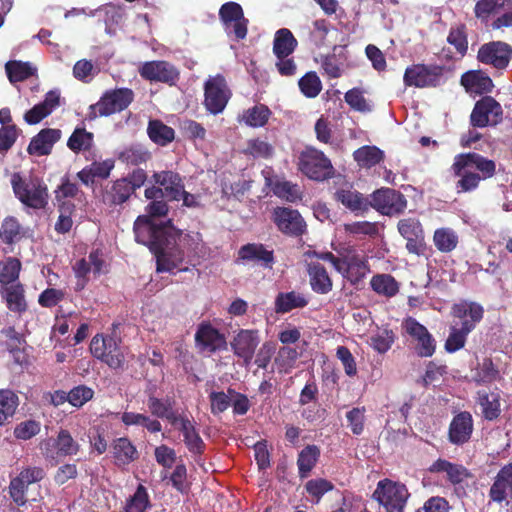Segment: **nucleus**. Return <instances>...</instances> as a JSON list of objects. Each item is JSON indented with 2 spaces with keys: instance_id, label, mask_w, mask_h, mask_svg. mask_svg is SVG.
I'll return each mask as SVG.
<instances>
[{
  "instance_id": "1",
  "label": "nucleus",
  "mask_w": 512,
  "mask_h": 512,
  "mask_svg": "<svg viewBox=\"0 0 512 512\" xmlns=\"http://www.w3.org/2000/svg\"><path fill=\"white\" fill-rule=\"evenodd\" d=\"M199 248L198 236L183 235L175 228L173 241L166 243L164 240L154 253L157 272H171L173 269L188 271V265L195 266L194 261L199 257Z\"/></svg>"
},
{
  "instance_id": "2",
  "label": "nucleus",
  "mask_w": 512,
  "mask_h": 512,
  "mask_svg": "<svg viewBox=\"0 0 512 512\" xmlns=\"http://www.w3.org/2000/svg\"><path fill=\"white\" fill-rule=\"evenodd\" d=\"M451 171L459 178L455 184L457 193H467L476 190L481 180L495 175L496 163L476 152L460 153L454 157Z\"/></svg>"
},
{
  "instance_id": "3",
  "label": "nucleus",
  "mask_w": 512,
  "mask_h": 512,
  "mask_svg": "<svg viewBox=\"0 0 512 512\" xmlns=\"http://www.w3.org/2000/svg\"><path fill=\"white\" fill-rule=\"evenodd\" d=\"M484 307L477 302L461 300L451 307V316L458 319L450 326L449 336L445 342V350L454 353L462 349L467 341V336L483 320Z\"/></svg>"
},
{
  "instance_id": "4",
  "label": "nucleus",
  "mask_w": 512,
  "mask_h": 512,
  "mask_svg": "<svg viewBox=\"0 0 512 512\" xmlns=\"http://www.w3.org/2000/svg\"><path fill=\"white\" fill-rule=\"evenodd\" d=\"M135 240L147 246L154 254L164 240L171 243L175 235V227L171 221L156 224L149 216H138L134 222Z\"/></svg>"
},
{
  "instance_id": "5",
  "label": "nucleus",
  "mask_w": 512,
  "mask_h": 512,
  "mask_svg": "<svg viewBox=\"0 0 512 512\" xmlns=\"http://www.w3.org/2000/svg\"><path fill=\"white\" fill-rule=\"evenodd\" d=\"M298 170L315 181H324L334 175V168L331 160L313 146H306L298 155Z\"/></svg>"
},
{
  "instance_id": "6",
  "label": "nucleus",
  "mask_w": 512,
  "mask_h": 512,
  "mask_svg": "<svg viewBox=\"0 0 512 512\" xmlns=\"http://www.w3.org/2000/svg\"><path fill=\"white\" fill-rule=\"evenodd\" d=\"M39 448L46 461L57 465L62 458L77 455L80 444L67 429H60L56 437L43 439Z\"/></svg>"
},
{
  "instance_id": "7",
  "label": "nucleus",
  "mask_w": 512,
  "mask_h": 512,
  "mask_svg": "<svg viewBox=\"0 0 512 512\" xmlns=\"http://www.w3.org/2000/svg\"><path fill=\"white\" fill-rule=\"evenodd\" d=\"M90 352L96 359L113 370L123 369L125 355L121 340L110 335L96 334L90 342Z\"/></svg>"
},
{
  "instance_id": "8",
  "label": "nucleus",
  "mask_w": 512,
  "mask_h": 512,
  "mask_svg": "<svg viewBox=\"0 0 512 512\" xmlns=\"http://www.w3.org/2000/svg\"><path fill=\"white\" fill-rule=\"evenodd\" d=\"M11 186L17 199L25 206L43 209L48 203L47 186L39 181L27 182L20 173H13Z\"/></svg>"
},
{
  "instance_id": "9",
  "label": "nucleus",
  "mask_w": 512,
  "mask_h": 512,
  "mask_svg": "<svg viewBox=\"0 0 512 512\" xmlns=\"http://www.w3.org/2000/svg\"><path fill=\"white\" fill-rule=\"evenodd\" d=\"M134 92L129 88H117L106 91L99 101L90 106L89 116H110L125 110L133 101Z\"/></svg>"
},
{
  "instance_id": "10",
  "label": "nucleus",
  "mask_w": 512,
  "mask_h": 512,
  "mask_svg": "<svg viewBox=\"0 0 512 512\" xmlns=\"http://www.w3.org/2000/svg\"><path fill=\"white\" fill-rule=\"evenodd\" d=\"M373 497L385 512H403L409 492L404 484L384 479L378 482Z\"/></svg>"
},
{
  "instance_id": "11",
  "label": "nucleus",
  "mask_w": 512,
  "mask_h": 512,
  "mask_svg": "<svg viewBox=\"0 0 512 512\" xmlns=\"http://www.w3.org/2000/svg\"><path fill=\"white\" fill-rule=\"evenodd\" d=\"M219 19L228 36L236 41L246 38L249 20L245 17L242 6L237 2H226L219 9Z\"/></svg>"
},
{
  "instance_id": "12",
  "label": "nucleus",
  "mask_w": 512,
  "mask_h": 512,
  "mask_svg": "<svg viewBox=\"0 0 512 512\" xmlns=\"http://www.w3.org/2000/svg\"><path fill=\"white\" fill-rule=\"evenodd\" d=\"M444 67L440 65L413 64L404 72L406 86L416 88L436 87L443 78Z\"/></svg>"
},
{
  "instance_id": "13",
  "label": "nucleus",
  "mask_w": 512,
  "mask_h": 512,
  "mask_svg": "<svg viewBox=\"0 0 512 512\" xmlns=\"http://www.w3.org/2000/svg\"><path fill=\"white\" fill-rule=\"evenodd\" d=\"M502 119L503 109L500 103L486 95L476 101L470 114V125L473 128L496 126Z\"/></svg>"
},
{
  "instance_id": "14",
  "label": "nucleus",
  "mask_w": 512,
  "mask_h": 512,
  "mask_svg": "<svg viewBox=\"0 0 512 512\" xmlns=\"http://www.w3.org/2000/svg\"><path fill=\"white\" fill-rule=\"evenodd\" d=\"M271 220L278 231L290 237H301L307 232V224L298 210L277 206L273 209Z\"/></svg>"
},
{
  "instance_id": "15",
  "label": "nucleus",
  "mask_w": 512,
  "mask_h": 512,
  "mask_svg": "<svg viewBox=\"0 0 512 512\" xmlns=\"http://www.w3.org/2000/svg\"><path fill=\"white\" fill-rule=\"evenodd\" d=\"M231 92L224 76L218 74L209 78L204 85V105L214 115L221 113L229 99Z\"/></svg>"
},
{
  "instance_id": "16",
  "label": "nucleus",
  "mask_w": 512,
  "mask_h": 512,
  "mask_svg": "<svg viewBox=\"0 0 512 512\" xmlns=\"http://www.w3.org/2000/svg\"><path fill=\"white\" fill-rule=\"evenodd\" d=\"M369 206L383 215L393 216L404 212L407 207V200L401 192L383 187L371 194Z\"/></svg>"
},
{
  "instance_id": "17",
  "label": "nucleus",
  "mask_w": 512,
  "mask_h": 512,
  "mask_svg": "<svg viewBox=\"0 0 512 512\" xmlns=\"http://www.w3.org/2000/svg\"><path fill=\"white\" fill-rule=\"evenodd\" d=\"M476 58L478 62L502 71L512 59V46L503 41H490L480 46Z\"/></svg>"
},
{
  "instance_id": "18",
  "label": "nucleus",
  "mask_w": 512,
  "mask_h": 512,
  "mask_svg": "<svg viewBox=\"0 0 512 512\" xmlns=\"http://www.w3.org/2000/svg\"><path fill=\"white\" fill-rule=\"evenodd\" d=\"M399 234L406 240V249L410 254L423 256L426 253L427 245L425 233L419 219L407 217L400 219L397 224Z\"/></svg>"
},
{
  "instance_id": "19",
  "label": "nucleus",
  "mask_w": 512,
  "mask_h": 512,
  "mask_svg": "<svg viewBox=\"0 0 512 512\" xmlns=\"http://www.w3.org/2000/svg\"><path fill=\"white\" fill-rule=\"evenodd\" d=\"M405 332L417 342L415 352L419 357H431L436 350V341L428 329L413 317H407L402 323Z\"/></svg>"
},
{
  "instance_id": "20",
  "label": "nucleus",
  "mask_w": 512,
  "mask_h": 512,
  "mask_svg": "<svg viewBox=\"0 0 512 512\" xmlns=\"http://www.w3.org/2000/svg\"><path fill=\"white\" fill-rule=\"evenodd\" d=\"M140 76L150 82L175 85L180 78L178 69L170 62L154 60L143 63L139 68Z\"/></svg>"
},
{
  "instance_id": "21",
  "label": "nucleus",
  "mask_w": 512,
  "mask_h": 512,
  "mask_svg": "<svg viewBox=\"0 0 512 512\" xmlns=\"http://www.w3.org/2000/svg\"><path fill=\"white\" fill-rule=\"evenodd\" d=\"M260 343L258 330L241 329L230 342L231 349L235 356L242 359L243 365L248 367L255 355Z\"/></svg>"
},
{
  "instance_id": "22",
  "label": "nucleus",
  "mask_w": 512,
  "mask_h": 512,
  "mask_svg": "<svg viewBox=\"0 0 512 512\" xmlns=\"http://www.w3.org/2000/svg\"><path fill=\"white\" fill-rule=\"evenodd\" d=\"M474 432V420L469 411L456 413L448 427V441L455 446H463L470 442Z\"/></svg>"
},
{
  "instance_id": "23",
  "label": "nucleus",
  "mask_w": 512,
  "mask_h": 512,
  "mask_svg": "<svg viewBox=\"0 0 512 512\" xmlns=\"http://www.w3.org/2000/svg\"><path fill=\"white\" fill-rule=\"evenodd\" d=\"M195 342L201 351L214 353L216 351L225 350L227 341L218 329L213 327L209 322H202L195 333Z\"/></svg>"
},
{
  "instance_id": "24",
  "label": "nucleus",
  "mask_w": 512,
  "mask_h": 512,
  "mask_svg": "<svg viewBox=\"0 0 512 512\" xmlns=\"http://www.w3.org/2000/svg\"><path fill=\"white\" fill-rule=\"evenodd\" d=\"M371 272L368 257L352 247L346 248V265L343 277L358 285Z\"/></svg>"
},
{
  "instance_id": "25",
  "label": "nucleus",
  "mask_w": 512,
  "mask_h": 512,
  "mask_svg": "<svg viewBox=\"0 0 512 512\" xmlns=\"http://www.w3.org/2000/svg\"><path fill=\"white\" fill-rule=\"evenodd\" d=\"M171 425L181 432L184 444L190 453L193 455H202L204 453L206 445L197 431L193 420L189 419L186 415H179L175 423Z\"/></svg>"
},
{
  "instance_id": "26",
  "label": "nucleus",
  "mask_w": 512,
  "mask_h": 512,
  "mask_svg": "<svg viewBox=\"0 0 512 512\" xmlns=\"http://www.w3.org/2000/svg\"><path fill=\"white\" fill-rule=\"evenodd\" d=\"M62 137V131L56 128H44L32 137L27 152L32 156H47L51 154L53 146Z\"/></svg>"
},
{
  "instance_id": "27",
  "label": "nucleus",
  "mask_w": 512,
  "mask_h": 512,
  "mask_svg": "<svg viewBox=\"0 0 512 512\" xmlns=\"http://www.w3.org/2000/svg\"><path fill=\"white\" fill-rule=\"evenodd\" d=\"M512 495V462L504 465L494 477L488 496L490 501L502 504Z\"/></svg>"
},
{
  "instance_id": "28",
  "label": "nucleus",
  "mask_w": 512,
  "mask_h": 512,
  "mask_svg": "<svg viewBox=\"0 0 512 512\" xmlns=\"http://www.w3.org/2000/svg\"><path fill=\"white\" fill-rule=\"evenodd\" d=\"M60 106V93L58 90H50L45 94L44 100L24 114V120L29 125L40 123Z\"/></svg>"
},
{
  "instance_id": "29",
  "label": "nucleus",
  "mask_w": 512,
  "mask_h": 512,
  "mask_svg": "<svg viewBox=\"0 0 512 512\" xmlns=\"http://www.w3.org/2000/svg\"><path fill=\"white\" fill-rule=\"evenodd\" d=\"M238 259L246 262L259 263L264 268L271 269L274 262V251L268 250L262 243H248L238 250Z\"/></svg>"
},
{
  "instance_id": "30",
  "label": "nucleus",
  "mask_w": 512,
  "mask_h": 512,
  "mask_svg": "<svg viewBox=\"0 0 512 512\" xmlns=\"http://www.w3.org/2000/svg\"><path fill=\"white\" fill-rule=\"evenodd\" d=\"M306 271L313 292L325 295L332 291L333 280L324 265L320 262L311 261L307 263Z\"/></svg>"
},
{
  "instance_id": "31",
  "label": "nucleus",
  "mask_w": 512,
  "mask_h": 512,
  "mask_svg": "<svg viewBox=\"0 0 512 512\" xmlns=\"http://www.w3.org/2000/svg\"><path fill=\"white\" fill-rule=\"evenodd\" d=\"M155 184L164 187V194L169 200L179 201L184 192V183L179 173L166 170L155 172L152 176Z\"/></svg>"
},
{
  "instance_id": "32",
  "label": "nucleus",
  "mask_w": 512,
  "mask_h": 512,
  "mask_svg": "<svg viewBox=\"0 0 512 512\" xmlns=\"http://www.w3.org/2000/svg\"><path fill=\"white\" fill-rule=\"evenodd\" d=\"M428 470L431 473H445L446 480L452 485L461 484L472 476L462 464L452 463L442 458L434 461Z\"/></svg>"
},
{
  "instance_id": "33",
  "label": "nucleus",
  "mask_w": 512,
  "mask_h": 512,
  "mask_svg": "<svg viewBox=\"0 0 512 512\" xmlns=\"http://www.w3.org/2000/svg\"><path fill=\"white\" fill-rule=\"evenodd\" d=\"M133 194L128 181L119 178L106 185L102 193V201L108 206H118L127 202Z\"/></svg>"
},
{
  "instance_id": "34",
  "label": "nucleus",
  "mask_w": 512,
  "mask_h": 512,
  "mask_svg": "<svg viewBox=\"0 0 512 512\" xmlns=\"http://www.w3.org/2000/svg\"><path fill=\"white\" fill-rule=\"evenodd\" d=\"M476 402L480 406L481 415L485 420L494 421L501 415V395L497 389L477 391Z\"/></svg>"
},
{
  "instance_id": "35",
  "label": "nucleus",
  "mask_w": 512,
  "mask_h": 512,
  "mask_svg": "<svg viewBox=\"0 0 512 512\" xmlns=\"http://www.w3.org/2000/svg\"><path fill=\"white\" fill-rule=\"evenodd\" d=\"M460 83L467 92L478 95L489 93L494 87L492 79L482 70L465 72L461 76Z\"/></svg>"
},
{
  "instance_id": "36",
  "label": "nucleus",
  "mask_w": 512,
  "mask_h": 512,
  "mask_svg": "<svg viewBox=\"0 0 512 512\" xmlns=\"http://www.w3.org/2000/svg\"><path fill=\"white\" fill-rule=\"evenodd\" d=\"M27 237L26 229L14 216H7L3 219L0 226V241L9 247V252L13 251L14 245Z\"/></svg>"
},
{
  "instance_id": "37",
  "label": "nucleus",
  "mask_w": 512,
  "mask_h": 512,
  "mask_svg": "<svg viewBox=\"0 0 512 512\" xmlns=\"http://www.w3.org/2000/svg\"><path fill=\"white\" fill-rule=\"evenodd\" d=\"M115 162L113 159L104 161H94L90 165L85 166L77 173L78 179L85 185H93L95 179H107L113 170Z\"/></svg>"
},
{
  "instance_id": "38",
  "label": "nucleus",
  "mask_w": 512,
  "mask_h": 512,
  "mask_svg": "<svg viewBox=\"0 0 512 512\" xmlns=\"http://www.w3.org/2000/svg\"><path fill=\"white\" fill-rule=\"evenodd\" d=\"M0 293L10 311L18 314H23L27 311L28 305L25 299V289L23 284L17 282L12 285L5 286Z\"/></svg>"
},
{
  "instance_id": "39",
  "label": "nucleus",
  "mask_w": 512,
  "mask_h": 512,
  "mask_svg": "<svg viewBox=\"0 0 512 512\" xmlns=\"http://www.w3.org/2000/svg\"><path fill=\"white\" fill-rule=\"evenodd\" d=\"M112 454L118 466H124L135 461L139 454L134 444L127 437H120L112 443Z\"/></svg>"
},
{
  "instance_id": "40",
  "label": "nucleus",
  "mask_w": 512,
  "mask_h": 512,
  "mask_svg": "<svg viewBox=\"0 0 512 512\" xmlns=\"http://www.w3.org/2000/svg\"><path fill=\"white\" fill-rule=\"evenodd\" d=\"M297 46L298 41L289 29L281 28L275 32L272 51L276 58L290 56Z\"/></svg>"
},
{
  "instance_id": "41",
  "label": "nucleus",
  "mask_w": 512,
  "mask_h": 512,
  "mask_svg": "<svg viewBox=\"0 0 512 512\" xmlns=\"http://www.w3.org/2000/svg\"><path fill=\"white\" fill-rule=\"evenodd\" d=\"M512 4V0H478L474 7V14L481 23H488L491 16L504 11Z\"/></svg>"
},
{
  "instance_id": "42",
  "label": "nucleus",
  "mask_w": 512,
  "mask_h": 512,
  "mask_svg": "<svg viewBox=\"0 0 512 512\" xmlns=\"http://www.w3.org/2000/svg\"><path fill=\"white\" fill-rule=\"evenodd\" d=\"M275 311L280 314L288 313L296 308H304L308 305L306 297L296 291L280 292L275 298Z\"/></svg>"
},
{
  "instance_id": "43",
  "label": "nucleus",
  "mask_w": 512,
  "mask_h": 512,
  "mask_svg": "<svg viewBox=\"0 0 512 512\" xmlns=\"http://www.w3.org/2000/svg\"><path fill=\"white\" fill-rule=\"evenodd\" d=\"M149 139L158 146H167L175 139V131L161 120H149L147 126Z\"/></svg>"
},
{
  "instance_id": "44",
  "label": "nucleus",
  "mask_w": 512,
  "mask_h": 512,
  "mask_svg": "<svg viewBox=\"0 0 512 512\" xmlns=\"http://www.w3.org/2000/svg\"><path fill=\"white\" fill-rule=\"evenodd\" d=\"M320 457V449L316 445H307L298 454L297 466L301 479L309 476L313 468L316 466Z\"/></svg>"
},
{
  "instance_id": "45",
  "label": "nucleus",
  "mask_w": 512,
  "mask_h": 512,
  "mask_svg": "<svg viewBox=\"0 0 512 512\" xmlns=\"http://www.w3.org/2000/svg\"><path fill=\"white\" fill-rule=\"evenodd\" d=\"M335 199L351 211H366L369 201L358 191L339 189L335 192Z\"/></svg>"
},
{
  "instance_id": "46",
  "label": "nucleus",
  "mask_w": 512,
  "mask_h": 512,
  "mask_svg": "<svg viewBox=\"0 0 512 512\" xmlns=\"http://www.w3.org/2000/svg\"><path fill=\"white\" fill-rule=\"evenodd\" d=\"M433 243L441 253H450L458 246L459 237L452 228L441 227L434 231Z\"/></svg>"
},
{
  "instance_id": "47",
  "label": "nucleus",
  "mask_w": 512,
  "mask_h": 512,
  "mask_svg": "<svg viewBox=\"0 0 512 512\" xmlns=\"http://www.w3.org/2000/svg\"><path fill=\"white\" fill-rule=\"evenodd\" d=\"M370 285L374 292L387 298L394 297L399 292V284L390 274L374 275Z\"/></svg>"
},
{
  "instance_id": "48",
  "label": "nucleus",
  "mask_w": 512,
  "mask_h": 512,
  "mask_svg": "<svg viewBox=\"0 0 512 512\" xmlns=\"http://www.w3.org/2000/svg\"><path fill=\"white\" fill-rule=\"evenodd\" d=\"M19 405V398L10 389L0 390V426L9 422Z\"/></svg>"
},
{
  "instance_id": "49",
  "label": "nucleus",
  "mask_w": 512,
  "mask_h": 512,
  "mask_svg": "<svg viewBox=\"0 0 512 512\" xmlns=\"http://www.w3.org/2000/svg\"><path fill=\"white\" fill-rule=\"evenodd\" d=\"M354 160L361 167L371 168L384 159V152L376 146H362L354 151Z\"/></svg>"
},
{
  "instance_id": "50",
  "label": "nucleus",
  "mask_w": 512,
  "mask_h": 512,
  "mask_svg": "<svg viewBox=\"0 0 512 512\" xmlns=\"http://www.w3.org/2000/svg\"><path fill=\"white\" fill-rule=\"evenodd\" d=\"M147 405L152 415L166 419L170 424H174L180 415L173 410L169 399L164 401L155 396H149Z\"/></svg>"
},
{
  "instance_id": "51",
  "label": "nucleus",
  "mask_w": 512,
  "mask_h": 512,
  "mask_svg": "<svg viewBox=\"0 0 512 512\" xmlns=\"http://www.w3.org/2000/svg\"><path fill=\"white\" fill-rule=\"evenodd\" d=\"M500 379V372L491 357L483 358L478 364L474 380L478 384H491Z\"/></svg>"
},
{
  "instance_id": "52",
  "label": "nucleus",
  "mask_w": 512,
  "mask_h": 512,
  "mask_svg": "<svg viewBox=\"0 0 512 512\" xmlns=\"http://www.w3.org/2000/svg\"><path fill=\"white\" fill-rule=\"evenodd\" d=\"M5 70L11 83L22 82L34 75L36 69L28 62L10 60L5 64Z\"/></svg>"
},
{
  "instance_id": "53",
  "label": "nucleus",
  "mask_w": 512,
  "mask_h": 512,
  "mask_svg": "<svg viewBox=\"0 0 512 512\" xmlns=\"http://www.w3.org/2000/svg\"><path fill=\"white\" fill-rule=\"evenodd\" d=\"M21 262L15 257L0 261V283L8 286L17 283L21 271Z\"/></svg>"
},
{
  "instance_id": "54",
  "label": "nucleus",
  "mask_w": 512,
  "mask_h": 512,
  "mask_svg": "<svg viewBox=\"0 0 512 512\" xmlns=\"http://www.w3.org/2000/svg\"><path fill=\"white\" fill-rule=\"evenodd\" d=\"M151 157L150 152L139 145H131L125 147L118 154V159L126 164L131 166H138L142 163H146Z\"/></svg>"
},
{
  "instance_id": "55",
  "label": "nucleus",
  "mask_w": 512,
  "mask_h": 512,
  "mask_svg": "<svg viewBox=\"0 0 512 512\" xmlns=\"http://www.w3.org/2000/svg\"><path fill=\"white\" fill-rule=\"evenodd\" d=\"M447 42L454 47L457 54L464 57L468 51L467 28L464 24L452 26L447 36Z\"/></svg>"
},
{
  "instance_id": "56",
  "label": "nucleus",
  "mask_w": 512,
  "mask_h": 512,
  "mask_svg": "<svg viewBox=\"0 0 512 512\" xmlns=\"http://www.w3.org/2000/svg\"><path fill=\"white\" fill-rule=\"evenodd\" d=\"M93 133L85 128H75L67 141V147L74 153L89 150L93 145Z\"/></svg>"
},
{
  "instance_id": "57",
  "label": "nucleus",
  "mask_w": 512,
  "mask_h": 512,
  "mask_svg": "<svg viewBox=\"0 0 512 512\" xmlns=\"http://www.w3.org/2000/svg\"><path fill=\"white\" fill-rule=\"evenodd\" d=\"M270 115V109L266 105L259 104L247 109L243 114V119L248 126L258 128L268 122Z\"/></svg>"
},
{
  "instance_id": "58",
  "label": "nucleus",
  "mask_w": 512,
  "mask_h": 512,
  "mask_svg": "<svg viewBox=\"0 0 512 512\" xmlns=\"http://www.w3.org/2000/svg\"><path fill=\"white\" fill-rule=\"evenodd\" d=\"M272 191L278 198L291 203L301 200L302 197L297 184H293L286 180H278L274 182L272 185Z\"/></svg>"
},
{
  "instance_id": "59",
  "label": "nucleus",
  "mask_w": 512,
  "mask_h": 512,
  "mask_svg": "<svg viewBox=\"0 0 512 512\" xmlns=\"http://www.w3.org/2000/svg\"><path fill=\"white\" fill-rule=\"evenodd\" d=\"M304 487L313 503H319L324 494L334 489L333 483L324 478L308 480Z\"/></svg>"
},
{
  "instance_id": "60",
  "label": "nucleus",
  "mask_w": 512,
  "mask_h": 512,
  "mask_svg": "<svg viewBox=\"0 0 512 512\" xmlns=\"http://www.w3.org/2000/svg\"><path fill=\"white\" fill-rule=\"evenodd\" d=\"M58 208L60 215L55 223L54 229L59 234H65L68 233L73 226L71 216L75 210V205L71 201H63L58 204Z\"/></svg>"
},
{
  "instance_id": "61",
  "label": "nucleus",
  "mask_w": 512,
  "mask_h": 512,
  "mask_svg": "<svg viewBox=\"0 0 512 512\" xmlns=\"http://www.w3.org/2000/svg\"><path fill=\"white\" fill-rule=\"evenodd\" d=\"M149 506L147 490L142 484H139L135 493L127 500L124 512H146Z\"/></svg>"
},
{
  "instance_id": "62",
  "label": "nucleus",
  "mask_w": 512,
  "mask_h": 512,
  "mask_svg": "<svg viewBox=\"0 0 512 512\" xmlns=\"http://www.w3.org/2000/svg\"><path fill=\"white\" fill-rule=\"evenodd\" d=\"M298 85L302 94L307 98L317 97L322 90V82L314 71L307 72L302 76Z\"/></svg>"
},
{
  "instance_id": "63",
  "label": "nucleus",
  "mask_w": 512,
  "mask_h": 512,
  "mask_svg": "<svg viewBox=\"0 0 512 512\" xmlns=\"http://www.w3.org/2000/svg\"><path fill=\"white\" fill-rule=\"evenodd\" d=\"M298 356L299 354L295 348L289 346L281 347L274 359L278 371L284 373L289 372L294 367Z\"/></svg>"
},
{
  "instance_id": "64",
  "label": "nucleus",
  "mask_w": 512,
  "mask_h": 512,
  "mask_svg": "<svg viewBox=\"0 0 512 512\" xmlns=\"http://www.w3.org/2000/svg\"><path fill=\"white\" fill-rule=\"evenodd\" d=\"M94 396L92 388L86 385H78L72 388L66 395V400L74 407L80 408Z\"/></svg>"
}]
</instances>
